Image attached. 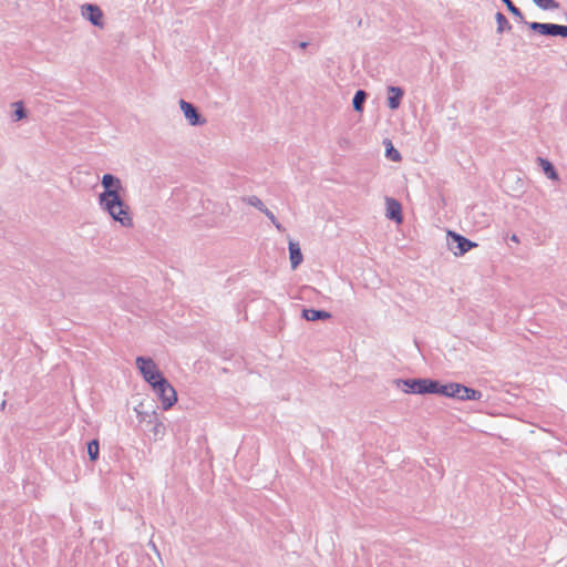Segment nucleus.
<instances>
[{"label": "nucleus", "instance_id": "2eb2a0df", "mask_svg": "<svg viewBox=\"0 0 567 567\" xmlns=\"http://www.w3.org/2000/svg\"><path fill=\"white\" fill-rule=\"evenodd\" d=\"M544 174L549 178V179H553V181H557L558 179V174H557V171L555 168V166L553 165L551 162H549L548 159L546 158H543V157H538L537 158Z\"/></svg>", "mask_w": 567, "mask_h": 567}, {"label": "nucleus", "instance_id": "f8f14e48", "mask_svg": "<svg viewBox=\"0 0 567 567\" xmlns=\"http://www.w3.org/2000/svg\"><path fill=\"white\" fill-rule=\"evenodd\" d=\"M289 258L292 269H296L302 262V252L296 241H289Z\"/></svg>", "mask_w": 567, "mask_h": 567}, {"label": "nucleus", "instance_id": "4468645a", "mask_svg": "<svg viewBox=\"0 0 567 567\" xmlns=\"http://www.w3.org/2000/svg\"><path fill=\"white\" fill-rule=\"evenodd\" d=\"M302 317L308 321H316L329 319L331 315L324 310L303 309Z\"/></svg>", "mask_w": 567, "mask_h": 567}, {"label": "nucleus", "instance_id": "1a4fd4ad", "mask_svg": "<svg viewBox=\"0 0 567 567\" xmlns=\"http://www.w3.org/2000/svg\"><path fill=\"white\" fill-rule=\"evenodd\" d=\"M385 216L390 220L402 223L403 215L401 204L392 197H385Z\"/></svg>", "mask_w": 567, "mask_h": 567}, {"label": "nucleus", "instance_id": "6ab92c4d", "mask_svg": "<svg viewBox=\"0 0 567 567\" xmlns=\"http://www.w3.org/2000/svg\"><path fill=\"white\" fill-rule=\"evenodd\" d=\"M241 199H243V202H245L246 204L257 208L261 213H265L267 210V207L261 202V199L259 197L255 196V195L243 197Z\"/></svg>", "mask_w": 567, "mask_h": 567}, {"label": "nucleus", "instance_id": "a211bd4d", "mask_svg": "<svg viewBox=\"0 0 567 567\" xmlns=\"http://www.w3.org/2000/svg\"><path fill=\"white\" fill-rule=\"evenodd\" d=\"M495 20L497 23V33H503L504 31L512 30V25L508 22L507 18L502 12H496Z\"/></svg>", "mask_w": 567, "mask_h": 567}, {"label": "nucleus", "instance_id": "9d476101", "mask_svg": "<svg viewBox=\"0 0 567 567\" xmlns=\"http://www.w3.org/2000/svg\"><path fill=\"white\" fill-rule=\"evenodd\" d=\"M398 386H403L405 393L422 394V388L424 386L425 379H398L394 381Z\"/></svg>", "mask_w": 567, "mask_h": 567}, {"label": "nucleus", "instance_id": "9b49d317", "mask_svg": "<svg viewBox=\"0 0 567 567\" xmlns=\"http://www.w3.org/2000/svg\"><path fill=\"white\" fill-rule=\"evenodd\" d=\"M404 96V90L400 86H388V99L386 104L390 110H396L401 105V101Z\"/></svg>", "mask_w": 567, "mask_h": 567}, {"label": "nucleus", "instance_id": "f3484780", "mask_svg": "<svg viewBox=\"0 0 567 567\" xmlns=\"http://www.w3.org/2000/svg\"><path fill=\"white\" fill-rule=\"evenodd\" d=\"M502 2L506 6L507 10L518 20V22L524 24L527 22L520 9L516 7L512 0H502Z\"/></svg>", "mask_w": 567, "mask_h": 567}, {"label": "nucleus", "instance_id": "20e7f679", "mask_svg": "<svg viewBox=\"0 0 567 567\" xmlns=\"http://www.w3.org/2000/svg\"><path fill=\"white\" fill-rule=\"evenodd\" d=\"M447 245L455 256H462L477 246L476 243L452 230L447 231Z\"/></svg>", "mask_w": 567, "mask_h": 567}, {"label": "nucleus", "instance_id": "aec40b11", "mask_svg": "<svg viewBox=\"0 0 567 567\" xmlns=\"http://www.w3.org/2000/svg\"><path fill=\"white\" fill-rule=\"evenodd\" d=\"M386 148H385V156L386 158L393 161V162H400L402 159L400 152L393 146L391 141H385Z\"/></svg>", "mask_w": 567, "mask_h": 567}, {"label": "nucleus", "instance_id": "4be33fe9", "mask_svg": "<svg viewBox=\"0 0 567 567\" xmlns=\"http://www.w3.org/2000/svg\"><path fill=\"white\" fill-rule=\"evenodd\" d=\"M13 106L16 107L13 113V121H21L27 117V110L23 105V102L18 101L13 103Z\"/></svg>", "mask_w": 567, "mask_h": 567}, {"label": "nucleus", "instance_id": "ddd939ff", "mask_svg": "<svg viewBox=\"0 0 567 567\" xmlns=\"http://www.w3.org/2000/svg\"><path fill=\"white\" fill-rule=\"evenodd\" d=\"M444 388L445 384H441L439 381L425 379L424 386L422 388V394L431 393L444 395Z\"/></svg>", "mask_w": 567, "mask_h": 567}, {"label": "nucleus", "instance_id": "393cba45", "mask_svg": "<svg viewBox=\"0 0 567 567\" xmlns=\"http://www.w3.org/2000/svg\"><path fill=\"white\" fill-rule=\"evenodd\" d=\"M164 425L162 423L155 425L154 427V434L157 436L163 433Z\"/></svg>", "mask_w": 567, "mask_h": 567}, {"label": "nucleus", "instance_id": "a878e982", "mask_svg": "<svg viewBox=\"0 0 567 567\" xmlns=\"http://www.w3.org/2000/svg\"><path fill=\"white\" fill-rule=\"evenodd\" d=\"M308 45H309V43L306 41H301L298 43V48H300L301 50L307 49Z\"/></svg>", "mask_w": 567, "mask_h": 567}, {"label": "nucleus", "instance_id": "f257e3e1", "mask_svg": "<svg viewBox=\"0 0 567 567\" xmlns=\"http://www.w3.org/2000/svg\"><path fill=\"white\" fill-rule=\"evenodd\" d=\"M101 184L104 190L99 195L100 206L122 226H131L132 218L130 215V207L121 196L123 187L120 178L107 173L103 175Z\"/></svg>", "mask_w": 567, "mask_h": 567}, {"label": "nucleus", "instance_id": "0eeeda50", "mask_svg": "<svg viewBox=\"0 0 567 567\" xmlns=\"http://www.w3.org/2000/svg\"><path fill=\"white\" fill-rule=\"evenodd\" d=\"M179 110L183 112L188 124L192 126H203L207 122V120L199 112L198 107H196L190 102L179 100Z\"/></svg>", "mask_w": 567, "mask_h": 567}, {"label": "nucleus", "instance_id": "423d86ee", "mask_svg": "<svg viewBox=\"0 0 567 567\" xmlns=\"http://www.w3.org/2000/svg\"><path fill=\"white\" fill-rule=\"evenodd\" d=\"M159 383H164L163 386H157L156 383L152 385L153 390L157 394L161 400L162 406L164 410H167L173 406V404L177 401V392L175 389L166 381V379H161Z\"/></svg>", "mask_w": 567, "mask_h": 567}, {"label": "nucleus", "instance_id": "5701e85b", "mask_svg": "<svg viewBox=\"0 0 567 567\" xmlns=\"http://www.w3.org/2000/svg\"><path fill=\"white\" fill-rule=\"evenodd\" d=\"M99 442L97 440H93L87 444V453L92 461H96L99 457Z\"/></svg>", "mask_w": 567, "mask_h": 567}, {"label": "nucleus", "instance_id": "bb28decb", "mask_svg": "<svg viewBox=\"0 0 567 567\" xmlns=\"http://www.w3.org/2000/svg\"><path fill=\"white\" fill-rule=\"evenodd\" d=\"M512 240H514V241H518L517 236H516V235H513V236H512Z\"/></svg>", "mask_w": 567, "mask_h": 567}, {"label": "nucleus", "instance_id": "b1692460", "mask_svg": "<svg viewBox=\"0 0 567 567\" xmlns=\"http://www.w3.org/2000/svg\"><path fill=\"white\" fill-rule=\"evenodd\" d=\"M268 219L272 223V225L277 228V230L284 233L286 228L278 221L276 216L267 208V210L264 213Z\"/></svg>", "mask_w": 567, "mask_h": 567}, {"label": "nucleus", "instance_id": "f03ea898", "mask_svg": "<svg viewBox=\"0 0 567 567\" xmlns=\"http://www.w3.org/2000/svg\"><path fill=\"white\" fill-rule=\"evenodd\" d=\"M136 368L143 375L144 380L151 385L155 384L161 386L159 380L163 379L156 363L153 359L146 357H137L135 360ZM164 383H162L163 386Z\"/></svg>", "mask_w": 567, "mask_h": 567}, {"label": "nucleus", "instance_id": "39448f33", "mask_svg": "<svg viewBox=\"0 0 567 567\" xmlns=\"http://www.w3.org/2000/svg\"><path fill=\"white\" fill-rule=\"evenodd\" d=\"M525 24L534 32L546 37L567 38V25L556 23L525 22Z\"/></svg>", "mask_w": 567, "mask_h": 567}, {"label": "nucleus", "instance_id": "7ed1b4c3", "mask_svg": "<svg viewBox=\"0 0 567 567\" xmlns=\"http://www.w3.org/2000/svg\"><path fill=\"white\" fill-rule=\"evenodd\" d=\"M444 396L465 400H480L482 393L475 389L465 386L461 383H447L443 390Z\"/></svg>", "mask_w": 567, "mask_h": 567}, {"label": "nucleus", "instance_id": "dca6fc26", "mask_svg": "<svg viewBox=\"0 0 567 567\" xmlns=\"http://www.w3.org/2000/svg\"><path fill=\"white\" fill-rule=\"evenodd\" d=\"M367 99H368V93L364 90H358L352 100L353 110L355 112H362Z\"/></svg>", "mask_w": 567, "mask_h": 567}, {"label": "nucleus", "instance_id": "412c9836", "mask_svg": "<svg viewBox=\"0 0 567 567\" xmlns=\"http://www.w3.org/2000/svg\"><path fill=\"white\" fill-rule=\"evenodd\" d=\"M533 2L543 10H557L560 7L556 0H533Z\"/></svg>", "mask_w": 567, "mask_h": 567}, {"label": "nucleus", "instance_id": "6e6552de", "mask_svg": "<svg viewBox=\"0 0 567 567\" xmlns=\"http://www.w3.org/2000/svg\"><path fill=\"white\" fill-rule=\"evenodd\" d=\"M81 13L84 19L90 21L95 27H102L103 12L97 4L84 3L81 7Z\"/></svg>", "mask_w": 567, "mask_h": 567}]
</instances>
